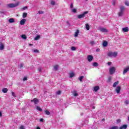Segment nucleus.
Here are the masks:
<instances>
[{"instance_id": "nucleus-6", "label": "nucleus", "mask_w": 129, "mask_h": 129, "mask_svg": "<svg viewBox=\"0 0 129 129\" xmlns=\"http://www.w3.org/2000/svg\"><path fill=\"white\" fill-rule=\"evenodd\" d=\"M93 56L91 55H89L87 56V60L89 62H91V61H92V60H93Z\"/></svg>"}, {"instance_id": "nucleus-12", "label": "nucleus", "mask_w": 129, "mask_h": 129, "mask_svg": "<svg viewBox=\"0 0 129 129\" xmlns=\"http://www.w3.org/2000/svg\"><path fill=\"white\" fill-rule=\"evenodd\" d=\"M99 89V86H95L94 87V91H95V92H97Z\"/></svg>"}, {"instance_id": "nucleus-41", "label": "nucleus", "mask_w": 129, "mask_h": 129, "mask_svg": "<svg viewBox=\"0 0 129 129\" xmlns=\"http://www.w3.org/2000/svg\"><path fill=\"white\" fill-rule=\"evenodd\" d=\"M57 94H58V95H60V94H61V91H58L56 92Z\"/></svg>"}, {"instance_id": "nucleus-38", "label": "nucleus", "mask_w": 129, "mask_h": 129, "mask_svg": "<svg viewBox=\"0 0 129 129\" xmlns=\"http://www.w3.org/2000/svg\"><path fill=\"white\" fill-rule=\"evenodd\" d=\"M23 81H26L27 80H28V79L27 78V77H25L23 79Z\"/></svg>"}, {"instance_id": "nucleus-42", "label": "nucleus", "mask_w": 129, "mask_h": 129, "mask_svg": "<svg viewBox=\"0 0 129 129\" xmlns=\"http://www.w3.org/2000/svg\"><path fill=\"white\" fill-rule=\"evenodd\" d=\"M19 129H25V127H24V125H21Z\"/></svg>"}, {"instance_id": "nucleus-53", "label": "nucleus", "mask_w": 129, "mask_h": 129, "mask_svg": "<svg viewBox=\"0 0 129 129\" xmlns=\"http://www.w3.org/2000/svg\"><path fill=\"white\" fill-rule=\"evenodd\" d=\"M100 51V49L99 48H97L96 49V52H99Z\"/></svg>"}, {"instance_id": "nucleus-43", "label": "nucleus", "mask_w": 129, "mask_h": 129, "mask_svg": "<svg viewBox=\"0 0 129 129\" xmlns=\"http://www.w3.org/2000/svg\"><path fill=\"white\" fill-rule=\"evenodd\" d=\"M90 44H91V45H94V44H95V42L94 41H92L90 42Z\"/></svg>"}, {"instance_id": "nucleus-24", "label": "nucleus", "mask_w": 129, "mask_h": 129, "mask_svg": "<svg viewBox=\"0 0 129 129\" xmlns=\"http://www.w3.org/2000/svg\"><path fill=\"white\" fill-rule=\"evenodd\" d=\"M45 114H46V115H50V114H51V112H50L47 110L45 111Z\"/></svg>"}, {"instance_id": "nucleus-18", "label": "nucleus", "mask_w": 129, "mask_h": 129, "mask_svg": "<svg viewBox=\"0 0 129 129\" xmlns=\"http://www.w3.org/2000/svg\"><path fill=\"white\" fill-rule=\"evenodd\" d=\"M119 83V81H117L114 83L113 85V87H116V85H118V84Z\"/></svg>"}, {"instance_id": "nucleus-40", "label": "nucleus", "mask_w": 129, "mask_h": 129, "mask_svg": "<svg viewBox=\"0 0 129 129\" xmlns=\"http://www.w3.org/2000/svg\"><path fill=\"white\" fill-rule=\"evenodd\" d=\"M12 95L14 96V97H16V94H15V92H12Z\"/></svg>"}, {"instance_id": "nucleus-3", "label": "nucleus", "mask_w": 129, "mask_h": 129, "mask_svg": "<svg viewBox=\"0 0 129 129\" xmlns=\"http://www.w3.org/2000/svg\"><path fill=\"white\" fill-rule=\"evenodd\" d=\"M88 14V11H86L84 12L82 14L78 15V19H82L85 17V15Z\"/></svg>"}, {"instance_id": "nucleus-49", "label": "nucleus", "mask_w": 129, "mask_h": 129, "mask_svg": "<svg viewBox=\"0 0 129 129\" xmlns=\"http://www.w3.org/2000/svg\"><path fill=\"white\" fill-rule=\"evenodd\" d=\"M125 6H129V3L125 2Z\"/></svg>"}, {"instance_id": "nucleus-19", "label": "nucleus", "mask_w": 129, "mask_h": 129, "mask_svg": "<svg viewBox=\"0 0 129 129\" xmlns=\"http://www.w3.org/2000/svg\"><path fill=\"white\" fill-rule=\"evenodd\" d=\"M53 68L55 70V71H57L58 70V68H59V65L56 64L53 67Z\"/></svg>"}, {"instance_id": "nucleus-48", "label": "nucleus", "mask_w": 129, "mask_h": 129, "mask_svg": "<svg viewBox=\"0 0 129 129\" xmlns=\"http://www.w3.org/2000/svg\"><path fill=\"white\" fill-rule=\"evenodd\" d=\"M124 103H125V104H128L129 102H128V101L126 100V101H125L124 102Z\"/></svg>"}, {"instance_id": "nucleus-29", "label": "nucleus", "mask_w": 129, "mask_h": 129, "mask_svg": "<svg viewBox=\"0 0 129 129\" xmlns=\"http://www.w3.org/2000/svg\"><path fill=\"white\" fill-rule=\"evenodd\" d=\"M93 66H94V67H97V66H98V63L96 62H95L93 63Z\"/></svg>"}, {"instance_id": "nucleus-5", "label": "nucleus", "mask_w": 129, "mask_h": 129, "mask_svg": "<svg viewBox=\"0 0 129 129\" xmlns=\"http://www.w3.org/2000/svg\"><path fill=\"white\" fill-rule=\"evenodd\" d=\"M19 4H10L7 5V7L8 8H16V7H17Z\"/></svg>"}, {"instance_id": "nucleus-7", "label": "nucleus", "mask_w": 129, "mask_h": 129, "mask_svg": "<svg viewBox=\"0 0 129 129\" xmlns=\"http://www.w3.org/2000/svg\"><path fill=\"white\" fill-rule=\"evenodd\" d=\"M129 71V66L126 67L123 71V75H125V74Z\"/></svg>"}, {"instance_id": "nucleus-11", "label": "nucleus", "mask_w": 129, "mask_h": 129, "mask_svg": "<svg viewBox=\"0 0 129 129\" xmlns=\"http://www.w3.org/2000/svg\"><path fill=\"white\" fill-rule=\"evenodd\" d=\"M122 30L124 33H126L127 32H128V27L123 28Z\"/></svg>"}, {"instance_id": "nucleus-55", "label": "nucleus", "mask_w": 129, "mask_h": 129, "mask_svg": "<svg viewBox=\"0 0 129 129\" xmlns=\"http://www.w3.org/2000/svg\"><path fill=\"white\" fill-rule=\"evenodd\" d=\"M3 116V113L0 111V117Z\"/></svg>"}, {"instance_id": "nucleus-31", "label": "nucleus", "mask_w": 129, "mask_h": 129, "mask_svg": "<svg viewBox=\"0 0 129 129\" xmlns=\"http://www.w3.org/2000/svg\"><path fill=\"white\" fill-rule=\"evenodd\" d=\"M109 129H118V126H114L110 127Z\"/></svg>"}, {"instance_id": "nucleus-23", "label": "nucleus", "mask_w": 129, "mask_h": 129, "mask_svg": "<svg viewBox=\"0 0 129 129\" xmlns=\"http://www.w3.org/2000/svg\"><path fill=\"white\" fill-rule=\"evenodd\" d=\"M2 91L3 92H4V93H7V92H8V88H4L3 90H2Z\"/></svg>"}, {"instance_id": "nucleus-33", "label": "nucleus", "mask_w": 129, "mask_h": 129, "mask_svg": "<svg viewBox=\"0 0 129 129\" xmlns=\"http://www.w3.org/2000/svg\"><path fill=\"white\" fill-rule=\"evenodd\" d=\"M83 78H84V76H81V77L79 78V80L80 81H81V82H82V79H83Z\"/></svg>"}, {"instance_id": "nucleus-50", "label": "nucleus", "mask_w": 129, "mask_h": 129, "mask_svg": "<svg viewBox=\"0 0 129 129\" xmlns=\"http://www.w3.org/2000/svg\"><path fill=\"white\" fill-rule=\"evenodd\" d=\"M71 9H73V3H72V4H71Z\"/></svg>"}, {"instance_id": "nucleus-59", "label": "nucleus", "mask_w": 129, "mask_h": 129, "mask_svg": "<svg viewBox=\"0 0 129 129\" xmlns=\"http://www.w3.org/2000/svg\"><path fill=\"white\" fill-rule=\"evenodd\" d=\"M29 46H33V44H30Z\"/></svg>"}, {"instance_id": "nucleus-25", "label": "nucleus", "mask_w": 129, "mask_h": 129, "mask_svg": "<svg viewBox=\"0 0 129 129\" xmlns=\"http://www.w3.org/2000/svg\"><path fill=\"white\" fill-rule=\"evenodd\" d=\"M75 75L74 74V73H71L70 74V78H72L73 77H74Z\"/></svg>"}, {"instance_id": "nucleus-36", "label": "nucleus", "mask_w": 129, "mask_h": 129, "mask_svg": "<svg viewBox=\"0 0 129 129\" xmlns=\"http://www.w3.org/2000/svg\"><path fill=\"white\" fill-rule=\"evenodd\" d=\"M34 53H39V50H38V49H34Z\"/></svg>"}, {"instance_id": "nucleus-15", "label": "nucleus", "mask_w": 129, "mask_h": 129, "mask_svg": "<svg viewBox=\"0 0 129 129\" xmlns=\"http://www.w3.org/2000/svg\"><path fill=\"white\" fill-rule=\"evenodd\" d=\"M124 6H120V12H122L123 13V12H124Z\"/></svg>"}, {"instance_id": "nucleus-22", "label": "nucleus", "mask_w": 129, "mask_h": 129, "mask_svg": "<svg viewBox=\"0 0 129 129\" xmlns=\"http://www.w3.org/2000/svg\"><path fill=\"white\" fill-rule=\"evenodd\" d=\"M40 37H41V36H40V35H37V36H36L35 37V38H34L35 41H38V40H39V39H40Z\"/></svg>"}, {"instance_id": "nucleus-26", "label": "nucleus", "mask_w": 129, "mask_h": 129, "mask_svg": "<svg viewBox=\"0 0 129 129\" xmlns=\"http://www.w3.org/2000/svg\"><path fill=\"white\" fill-rule=\"evenodd\" d=\"M9 23H15V19L14 18H11L9 19Z\"/></svg>"}, {"instance_id": "nucleus-8", "label": "nucleus", "mask_w": 129, "mask_h": 129, "mask_svg": "<svg viewBox=\"0 0 129 129\" xmlns=\"http://www.w3.org/2000/svg\"><path fill=\"white\" fill-rule=\"evenodd\" d=\"M121 89V88L120 86H118L115 89L116 92L117 93V94H119V93H120V90Z\"/></svg>"}, {"instance_id": "nucleus-39", "label": "nucleus", "mask_w": 129, "mask_h": 129, "mask_svg": "<svg viewBox=\"0 0 129 129\" xmlns=\"http://www.w3.org/2000/svg\"><path fill=\"white\" fill-rule=\"evenodd\" d=\"M55 4V2L54 1H51V4L52 5V6H54Z\"/></svg>"}, {"instance_id": "nucleus-62", "label": "nucleus", "mask_w": 129, "mask_h": 129, "mask_svg": "<svg viewBox=\"0 0 129 129\" xmlns=\"http://www.w3.org/2000/svg\"><path fill=\"white\" fill-rule=\"evenodd\" d=\"M14 1H16V0H14Z\"/></svg>"}, {"instance_id": "nucleus-51", "label": "nucleus", "mask_w": 129, "mask_h": 129, "mask_svg": "<svg viewBox=\"0 0 129 129\" xmlns=\"http://www.w3.org/2000/svg\"><path fill=\"white\" fill-rule=\"evenodd\" d=\"M27 9H28V7H24L23 8V10H27Z\"/></svg>"}, {"instance_id": "nucleus-56", "label": "nucleus", "mask_w": 129, "mask_h": 129, "mask_svg": "<svg viewBox=\"0 0 129 129\" xmlns=\"http://www.w3.org/2000/svg\"><path fill=\"white\" fill-rule=\"evenodd\" d=\"M36 129H41V128L39 126L36 127Z\"/></svg>"}, {"instance_id": "nucleus-58", "label": "nucleus", "mask_w": 129, "mask_h": 129, "mask_svg": "<svg viewBox=\"0 0 129 129\" xmlns=\"http://www.w3.org/2000/svg\"><path fill=\"white\" fill-rule=\"evenodd\" d=\"M93 109H95V106H93Z\"/></svg>"}, {"instance_id": "nucleus-52", "label": "nucleus", "mask_w": 129, "mask_h": 129, "mask_svg": "<svg viewBox=\"0 0 129 129\" xmlns=\"http://www.w3.org/2000/svg\"><path fill=\"white\" fill-rule=\"evenodd\" d=\"M107 64L109 66H110L111 65V62H108Z\"/></svg>"}, {"instance_id": "nucleus-2", "label": "nucleus", "mask_w": 129, "mask_h": 129, "mask_svg": "<svg viewBox=\"0 0 129 129\" xmlns=\"http://www.w3.org/2000/svg\"><path fill=\"white\" fill-rule=\"evenodd\" d=\"M116 69L115 67H111L109 69V74L110 75H112V74H114V72H115Z\"/></svg>"}, {"instance_id": "nucleus-28", "label": "nucleus", "mask_w": 129, "mask_h": 129, "mask_svg": "<svg viewBox=\"0 0 129 129\" xmlns=\"http://www.w3.org/2000/svg\"><path fill=\"white\" fill-rule=\"evenodd\" d=\"M36 108H37V110H38V111H43V109H42V108H41V107H40L39 106H37Z\"/></svg>"}, {"instance_id": "nucleus-9", "label": "nucleus", "mask_w": 129, "mask_h": 129, "mask_svg": "<svg viewBox=\"0 0 129 129\" xmlns=\"http://www.w3.org/2000/svg\"><path fill=\"white\" fill-rule=\"evenodd\" d=\"M100 32H103V33H107L108 32V30L106 28H100Z\"/></svg>"}, {"instance_id": "nucleus-1", "label": "nucleus", "mask_w": 129, "mask_h": 129, "mask_svg": "<svg viewBox=\"0 0 129 129\" xmlns=\"http://www.w3.org/2000/svg\"><path fill=\"white\" fill-rule=\"evenodd\" d=\"M107 56L108 57H116V56H117V52H112L111 51H110L107 53Z\"/></svg>"}, {"instance_id": "nucleus-45", "label": "nucleus", "mask_w": 129, "mask_h": 129, "mask_svg": "<svg viewBox=\"0 0 129 129\" xmlns=\"http://www.w3.org/2000/svg\"><path fill=\"white\" fill-rule=\"evenodd\" d=\"M112 5L113 6H115V1H113L112 3Z\"/></svg>"}, {"instance_id": "nucleus-34", "label": "nucleus", "mask_w": 129, "mask_h": 129, "mask_svg": "<svg viewBox=\"0 0 129 129\" xmlns=\"http://www.w3.org/2000/svg\"><path fill=\"white\" fill-rule=\"evenodd\" d=\"M111 79H112L111 77H109L108 78V82H111Z\"/></svg>"}, {"instance_id": "nucleus-60", "label": "nucleus", "mask_w": 129, "mask_h": 129, "mask_svg": "<svg viewBox=\"0 0 129 129\" xmlns=\"http://www.w3.org/2000/svg\"><path fill=\"white\" fill-rule=\"evenodd\" d=\"M67 24H69V22H67Z\"/></svg>"}, {"instance_id": "nucleus-61", "label": "nucleus", "mask_w": 129, "mask_h": 129, "mask_svg": "<svg viewBox=\"0 0 129 129\" xmlns=\"http://www.w3.org/2000/svg\"><path fill=\"white\" fill-rule=\"evenodd\" d=\"M86 1H88V0H86Z\"/></svg>"}, {"instance_id": "nucleus-27", "label": "nucleus", "mask_w": 129, "mask_h": 129, "mask_svg": "<svg viewBox=\"0 0 129 129\" xmlns=\"http://www.w3.org/2000/svg\"><path fill=\"white\" fill-rule=\"evenodd\" d=\"M28 17V14L27 13H24L23 14V18H27Z\"/></svg>"}, {"instance_id": "nucleus-57", "label": "nucleus", "mask_w": 129, "mask_h": 129, "mask_svg": "<svg viewBox=\"0 0 129 129\" xmlns=\"http://www.w3.org/2000/svg\"><path fill=\"white\" fill-rule=\"evenodd\" d=\"M104 120H105V119H104V118H103V119H102V121H104Z\"/></svg>"}, {"instance_id": "nucleus-32", "label": "nucleus", "mask_w": 129, "mask_h": 129, "mask_svg": "<svg viewBox=\"0 0 129 129\" xmlns=\"http://www.w3.org/2000/svg\"><path fill=\"white\" fill-rule=\"evenodd\" d=\"M74 96H78V93H77V92L76 91H74Z\"/></svg>"}, {"instance_id": "nucleus-10", "label": "nucleus", "mask_w": 129, "mask_h": 129, "mask_svg": "<svg viewBox=\"0 0 129 129\" xmlns=\"http://www.w3.org/2000/svg\"><path fill=\"white\" fill-rule=\"evenodd\" d=\"M127 128V125L123 124V125L121 126L119 129H126Z\"/></svg>"}, {"instance_id": "nucleus-35", "label": "nucleus", "mask_w": 129, "mask_h": 129, "mask_svg": "<svg viewBox=\"0 0 129 129\" xmlns=\"http://www.w3.org/2000/svg\"><path fill=\"white\" fill-rule=\"evenodd\" d=\"M73 13H77V10L76 9H74L72 10Z\"/></svg>"}, {"instance_id": "nucleus-20", "label": "nucleus", "mask_w": 129, "mask_h": 129, "mask_svg": "<svg viewBox=\"0 0 129 129\" xmlns=\"http://www.w3.org/2000/svg\"><path fill=\"white\" fill-rule=\"evenodd\" d=\"M86 29L87 30V31H89L90 29V26H89V24H86Z\"/></svg>"}, {"instance_id": "nucleus-54", "label": "nucleus", "mask_w": 129, "mask_h": 129, "mask_svg": "<svg viewBox=\"0 0 129 129\" xmlns=\"http://www.w3.org/2000/svg\"><path fill=\"white\" fill-rule=\"evenodd\" d=\"M23 64H20V68H23Z\"/></svg>"}, {"instance_id": "nucleus-21", "label": "nucleus", "mask_w": 129, "mask_h": 129, "mask_svg": "<svg viewBox=\"0 0 129 129\" xmlns=\"http://www.w3.org/2000/svg\"><path fill=\"white\" fill-rule=\"evenodd\" d=\"M21 38H22V39H24V40H27V35L23 34L21 35Z\"/></svg>"}, {"instance_id": "nucleus-17", "label": "nucleus", "mask_w": 129, "mask_h": 129, "mask_svg": "<svg viewBox=\"0 0 129 129\" xmlns=\"http://www.w3.org/2000/svg\"><path fill=\"white\" fill-rule=\"evenodd\" d=\"M108 45V43L107 42V41H104L103 42V47H107Z\"/></svg>"}, {"instance_id": "nucleus-16", "label": "nucleus", "mask_w": 129, "mask_h": 129, "mask_svg": "<svg viewBox=\"0 0 129 129\" xmlns=\"http://www.w3.org/2000/svg\"><path fill=\"white\" fill-rule=\"evenodd\" d=\"M5 49V45L2 43H0V50H3Z\"/></svg>"}, {"instance_id": "nucleus-44", "label": "nucleus", "mask_w": 129, "mask_h": 129, "mask_svg": "<svg viewBox=\"0 0 129 129\" xmlns=\"http://www.w3.org/2000/svg\"><path fill=\"white\" fill-rule=\"evenodd\" d=\"M72 50H73V51H75V50H76V47H72Z\"/></svg>"}, {"instance_id": "nucleus-46", "label": "nucleus", "mask_w": 129, "mask_h": 129, "mask_svg": "<svg viewBox=\"0 0 129 129\" xmlns=\"http://www.w3.org/2000/svg\"><path fill=\"white\" fill-rule=\"evenodd\" d=\"M40 122H44V119H43V118H40Z\"/></svg>"}, {"instance_id": "nucleus-13", "label": "nucleus", "mask_w": 129, "mask_h": 129, "mask_svg": "<svg viewBox=\"0 0 129 129\" xmlns=\"http://www.w3.org/2000/svg\"><path fill=\"white\" fill-rule=\"evenodd\" d=\"M78 35H79V30H77L75 33V37L77 38L78 37Z\"/></svg>"}, {"instance_id": "nucleus-47", "label": "nucleus", "mask_w": 129, "mask_h": 129, "mask_svg": "<svg viewBox=\"0 0 129 129\" xmlns=\"http://www.w3.org/2000/svg\"><path fill=\"white\" fill-rule=\"evenodd\" d=\"M38 14H44V12L39 11H38Z\"/></svg>"}, {"instance_id": "nucleus-14", "label": "nucleus", "mask_w": 129, "mask_h": 129, "mask_svg": "<svg viewBox=\"0 0 129 129\" xmlns=\"http://www.w3.org/2000/svg\"><path fill=\"white\" fill-rule=\"evenodd\" d=\"M25 23H26V19H22L20 21V25H21L22 26H23V25L25 24Z\"/></svg>"}, {"instance_id": "nucleus-30", "label": "nucleus", "mask_w": 129, "mask_h": 129, "mask_svg": "<svg viewBox=\"0 0 129 129\" xmlns=\"http://www.w3.org/2000/svg\"><path fill=\"white\" fill-rule=\"evenodd\" d=\"M118 15L119 16V17H121V16H122V15H123V12L120 11L118 13Z\"/></svg>"}, {"instance_id": "nucleus-4", "label": "nucleus", "mask_w": 129, "mask_h": 129, "mask_svg": "<svg viewBox=\"0 0 129 129\" xmlns=\"http://www.w3.org/2000/svg\"><path fill=\"white\" fill-rule=\"evenodd\" d=\"M31 102H34V104H38L39 99L37 98H34L33 99L31 100Z\"/></svg>"}, {"instance_id": "nucleus-37", "label": "nucleus", "mask_w": 129, "mask_h": 129, "mask_svg": "<svg viewBox=\"0 0 129 129\" xmlns=\"http://www.w3.org/2000/svg\"><path fill=\"white\" fill-rule=\"evenodd\" d=\"M37 70L39 72H42V69L41 68H38Z\"/></svg>"}]
</instances>
